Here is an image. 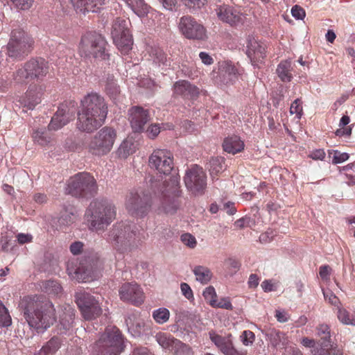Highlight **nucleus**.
Listing matches in <instances>:
<instances>
[{
  "label": "nucleus",
  "mask_w": 355,
  "mask_h": 355,
  "mask_svg": "<svg viewBox=\"0 0 355 355\" xmlns=\"http://www.w3.org/2000/svg\"><path fill=\"white\" fill-rule=\"evenodd\" d=\"M96 181L88 173H79L70 178L67 182V193L79 198H90L96 194Z\"/></svg>",
  "instance_id": "0eeeda50"
},
{
  "label": "nucleus",
  "mask_w": 355,
  "mask_h": 355,
  "mask_svg": "<svg viewBox=\"0 0 355 355\" xmlns=\"http://www.w3.org/2000/svg\"><path fill=\"white\" fill-rule=\"evenodd\" d=\"M129 121L133 132H141L144 125L150 120V114L147 110L139 106L132 107L129 111Z\"/></svg>",
  "instance_id": "4be33fe9"
},
{
  "label": "nucleus",
  "mask_w": 355,
  "mask_h": 355,
  "mask_svg": "<svg viewBox=\"0 0 355 355\" xmlns=\"http://www.w3.org/2000/svg\"><path fill=\"white\" fill-rule=\"evenodd\" d=\"M123 349V338L119 330L109 327L94 345L91 355H119Z\"/></svg>",
  "instance_id": "423d86ee"
},
{
  "label": "nucleus",
  "mask_w": 355,
  "mask_h": 355,
  "mask_svg": "<svg viewBox=\"0 0 355 355\" xmlns=\"http://www.w3.org/2000/svg\"><path fill=\"white\" fill-rule=\"evenodd\" d=\"M33 138L34 141L41 146L47 145L51 141V137L44 130H37L33 132Z\"/></svg>",
  "instance_id": "de8ad7c7"
},
{
  "label": "nucleus",
  "mask_w": 355,
  "mask_h": 355,
  "mask_svg": "<svg viewBox=\"0 0 355 355\" xmlns=\"http://www.w3.org/2000/svg\"><path fill=\"white\" fill-rule=\"evenodd\" d=\"M265 336L272 348H286L289 343L286 334L275 329H266L265 331Z\"/></svg>",
  "instance_id": "c85d7f7f"
},
{
  "label": "nucleus",
  "mask_w": 355,
  "mask_h": 355,
  "mask_svg": "<svg viewBox=\"0 0 355 355\" xmlns=\"http://www.w3.org/2000/svg\"><path fill=\"white\" fill-rule=\"evenodd\" d=\"M160 132V127L159 124L155 123L150 125L146 130L147 136L150 139H155Z\"/></svg>",
  "instance_id": "052dcab7"
},
{
  "label": "nucleus",
  "mask_w": 355,
  "mask_h": 355,
  "mask_svg": "<svg viewBox=\"0 0 355 355\" xmlns=\"http://www.w3.org/2000/svg\"><path fill=\"white\" fill-rule=\"evenodd\" d=\"M153 62L158 64L159 66H169L170 60L168 59L166 54L164 51L159 48H153L150 53Z\"/></svg>",
  "instance_id": "a19ab883"
},
{
  "label": "nucleus",
  "mask_w": 355,
  "mask_h": 355,
  "mask_svg": "<svg viewBox=\"0 0 355 355\" xmlns=\"http://www.w3.org/2000/svg\"><path fill=\"white\" fill-rule=\"evenodd\" d=\"M205 299L207 300L209 304L211 306V303H214L216 300V293L213 286H209L205 288L202 293Z\"/></svg>",
  "instance_id": "864d4df0"
},
{
  "label": "nucleus",
  "mask_w": 355,
  "mask_h": 355,
  "mask_svg": "<svg viewBox=\"0 0 355 355\" xmlns=\"http://www.w3.org/2000/svg\"><path fill=\"white\" fill-rule=\"evenodd\" d=\"M242 71L231 62H224L219 68L220 81L224 85H232L239 80Z\"/></svg>",
  "instance_id": "b1692460"
},
{
  "label": "nucleus",
  "mask_w": 355,
  "mask_h": 355,
  "mask_svg": "<svg viewBox=\"0 0 355 355\" xmlns=\"http://www.w3.org/2000/svg\"><path fill=\"white\" fill-rule=\"evenodd\" d=\"M211 306L227 310H232L233 309L232 304L228 298H223L219 302L216 300L214 303H211Z\"/></svg>",
  "instance_id": "4d7b16f0"
},
{
  "label": "nucleus",
  "mask_w": 355,
  "mask_h": 355,
  "mask_svg": "<svg viewBox=\"0 0 355 355\" xmlns=\"http://www.w3.org/2000/svg\"><path fill=\"white\" fill-rule=\"evenodd\" d=\"M19 309L24 320L31 329L43 332L56 320L53 303L43 295H28L19 303Z\"/></svg>",
  "instance_id": "f257e3e1"
},
{
  "label": "nucleus",
  "mask_w": 355,
  "mask_h": 355,
  "mask_svg": "<svg viewBox=\"0 0 355 355\" xmlns=\"http://www.w3.org/2000/svg\"><path fill=\"white\" fill-rule=\"evenodd\" d=\"M107 42L104 37L95 31H88L82 35L78 45L79 55L88 60L96 61L109 59Z\"/></svg>",
  "instance_id": "20e7f679"
},
{
  "label": "nucleus",
  "mask_w": 355,
  "mask_h": 355,
  "mask_svg": "<svg viewBox=\"0 0 355 355\" xmlns=\"http://www.w3.org/2000/svg\"><path fill=\"white\" fill-rule=\"evenodd\" d=\"M75 318V311L68 306L64 309L63 315L60 317V324L64 330L67 331L72 327Z\"/></svg>",
  "instance_id": "ea45409f"
},
{
  "label": "nucleus",
  "mask_w": 355,
  "mask_h": 355,
  "mask_svg": "<svg viewBox=\"0 0 355 355\" xmlns=\"http://www.w3.org/2000/svg\"><path fill=\"white\" fill-rule=\"evenodd\" d=\"M246 54L252 64L262 61L266 56V45L249 35L247 38Z\"/></svg>",
  "instance_id": "a878e982"
},
{
  "label": "nucleus",
  "mask_w": 355,
  "mask_h": 355,
  "mask_svg": "<svg viewBox=\"0 0 355 355\" xmlns=\"http://www.w3.org/2000/svg\"><path fill=\"white\" fill-rule=\"evenodd\" d=\"M106 93L113 98H115L120 93V89L112 75H108L105 87Z\"/></svg>",
  "instance_id": "37998d69"
},
{
  "label": "nucleus",
  "mask_w": 355,
  "mask_h": 355,
  "mask_svg": "<svg viewBox=\"0 0 355 355\" xmlns=\"http://www.w3.org/2000/svg\"><path fill=\"white\" fill-rule=\"evenodd\" d=\"M125 322L129 332L134 337H139L147 333L150 329V324L141 319L132 320V318H128Z\"/></svg>",
  "instance_id": "7c9ffc66"
},
{
  "label": "nucleus",
  "mask_w": 355,
  "mask_h": 355,
  "mask_svg": "<svg viewBox=\"0 0 355 355\" xmlns=\"http://www.w3.org/2000/svg\"><path fill=\"white\" fill-rule=\"evenodd\" d=\"M119 295L121 300L135 305H140L144 301V293L137 284H123L119 289Z\"/></svg>",
  "instance_id": "aec40b11"
},
{
  "label": "nucleus",
  "mask_w": 355,
  "mask_h": 355,
  "mask_svg": "<svg viewBox=\"0 0 355 355\" xmlns=\"http://www.w3.org/2000/svg\"><path fill=\"white\" fill-rule=\"evenodd\" d=\"M115 138V131L105 127L92 138L89 144V150L94 155H104L112 148Z\"/></svg>",
  "instance_id": "f8f14e48"
},
{
  "label": "nucleus",
  "mask_w": 355,
  "mask_h": 355,
  "mask_svg": "<svg viewBox=\"0 0 355 355\" xmlns=\"http://www.w3.org/2000/svg\"><path fill=\"white\" fill-rule=\"evenodd\" d=\"M261 286L262 289L264 291V292L267 293L276 290L275 286L272 284V280L270 279L264 280L261 283Z\"/></svg>",
  "instance_id": "774afa93"
},
{
  "label": "nucleus",
  "mask_w": 355,
  "mask_h": 355,
  "mask_svg": "<svg viewBox=\"0 0 355 355\" xmlns=\"http://www.w3.org/2000/svg\"><path fill=\"white\" fill-rule=\"evenodd\" d=\"M193 272L196 276V280L203 284H207L211 279L212 273L211 270L205 266H196Z\"/></svg>",
  "instance_id": "79ce46f5"
},
{
  "label": "nucleus",
  "mask_w": 355,
  "mask_h": 355,
  "mask_svg": "<svg viewBox=\"0 0 355 355\" xmlns=\"http://www.w3.org/2000/svg\"><path fill=\"white\" fill-rule=\"evenodd\" d=\"M241 340L244 345H252L254 342L255 335L252 331L250 330H245L241 334Z\"/></svg>",
  "instance_id": "3c124183"
},
{
  "label": "nucleus",
  "mask_w": 355,
  "mask_h": 355,
  "mask_svg": "<svg viewBox=\"0 0 355 355\" xmlns=\"http://www.w3.org/2000/svg\"><path fill=\"white\" fill-rule=\"evenodd\" d=\"M215 10L218 18L220 21L231 26L237 24L241 19L240 12L229 5H220Z\"/></svg>",
  "instance_id": "cd10ccee"
},
{
  "label": "nucleus",
  "mask_w": 355,
  "mask_h": 355,
  "mask_svg": "<svg viewBox=\"0 0 355 355\" xmlns=\"http://www.w3.org/2000/svg\"><path fill=\"white\" fill-rule=\"evenodd\" d=\"M349 159V155L347 153H340L338 150H335L332 158L334 164L342 163Z\"/></svg>",
  "instance_id": "bf43d9fd"
},
{
  "label": "nucleus",
  "mask_w": 355,
  "mask_h": 355,
  "mask_svg": "<svg viewBox=\"0 0 355 355\" xmlns=\"http://www.w3.org/2000/svg\"><path fill=\"white\" fill-rule=\"evenodd\" d=\"M163 8L167 10L172 11L177 4V0H158Z\"/></svg>",
  "instance_id": "338daca9"
},
{
  "label": "nucleus",
  "mask_w": 355,
  "mask_h": 355,
  "mask_svg": "<svg viewBox=\"0 0 355 355\" xmlns=\"http://www.w3.org/2000/svg\"><path fill=\"white\" fill-rule=\"evenodd\" d=\"M125 207L131 215L144 217L150 209V198L144 193L130 192L126 197Z\"/></svg>",
  "instance_id": "2eb2a0df"
},
{
  "label": "nucleus",
  "mask_w": 355,
  "mask_h": 355,
  "mask_svg": "<svg viewBox=\"0 0 355 355\" xmlns=\"http://www.w3.org/2000/svg\"><path fill=\"white\" fill-rule=\"evenodd\" d=\"M184 181L187 189L194 195H202L207 187V176L202 167L191 166L186 172Z\"/></svg>",
  "instance_id": "4468645a"
},
{
  "label": "nucleus",
  "mask_w": 355,
  "mask_h": 355,
  "mask_svg": "<svg viewBox=\"0 0 355 355\" xmlns=\"http://www.w3.org/2000/svg\"><path fill=\"white\" fill-rule=\"evenodd\" d=\"M76 218V211L75 209L69 206L64 207L60 212V216L58 218V223L60 226H69L73 223Z\"/></svg>",
  "instance_id": "c9c22d12"
},
{
  "label": "nucleus",
  "mask_w": 355,
  "mask_h": 355,
  "mask_svg": "<svg viewBox=\"0 0 355 355\" xmlns=\"http://www.w3.org/2000/svg\"><path fill=\"white\" fill-rule=\"evenodd\" d=\"M293 67L289 60L282 61L277 67L276 72L278 77L283 82H290L293 78Z\"/></svg>",
  "instance_id": "f704fd0d"
},
{
  "label": "nucleus",
  "mask_w": 355,
  "mask_h": 355,
  "mask_svg": "<svg viewBox=\"0 0 355 355\" xmlns=\"http://www.w3.org/2000/svg\"><path fill=\"white\" fill-rule=\"evenodd\" d=\"M312 353L314 355H336L334 354V351L330 349V347H324L321 346L320 348L316 347L313 349Z\"/></svg>",
  "instance_id": "e2e57ef3"
},
{
  "label": "nucleus",
  "mask_w": 355,
  "mask_h": 355,
  "mask_svg": "<svg viewBox=\"0 0 355 355\" xmlns=\"http://www.w3.org/2000/svg\"><path fill=\"white\" fill-rule=\"evenodd\" d=\"M316 330L317 336L321 338L320 345L324 347H330V349L334 351V354L341 355L340 351L336 347L334 348L331 344L329 327L326 324H321L317 327Z\"/></svg>",
  "instance_id": "473e14b6"
},
{
  "label": "nucleus",
  "mask_w": 355,
  "mask_h": 355,
  "mask_svg": "<svg viewBox=\"0 0 355 355\" xmlns=\"http://www.w3.org/2000/svg\"><path fill=\"white\" fill-rule=\"evenodd\" d=\"M181 241L187 246L193 248L196 245V238L191 234H183L180 237Z\"/></svg>",
  "instance_id": "6e6d98bb"
},
{
  "label": "nucleus",
  "mask_w": 355,
  "mask_h": 355,
  "mask_svg": "<svg viewBox=\"0 0 355 355\" xmlns=\"http://www.w3.org/2000/svg\"><path fill=\"white\" fill-rule=\"evenodd\" d=\"M74 118V111L67 105H62L54 114L49 125V129L57 130L67 125Z\"/></svg>",
  "instance_id": "393cba45"
},
{
  "label": "nucleus",
  "mask_w": 355,
  "mask_h": 355,
  "mask_svg": "<svg viewBox=\"0 0 355 355\" xmlns=\"http://www.w3.org/2000/svg\"><path fill=\"white\" fill-rule=\"evenodd\" d=\"M224 159L222 157L211 158L209 162V170L211 176L214 178L219 173L224 170Z\"/></svg>",
  "instance_id": "c03bdc74"
},
{
  "label": "nucleus",
  "mask_w": 355,
  "mask_h": 355,
  "mask_svg": "<svg viewBox=\"0 0 355 355\" xmlns=\"http://www.w3.org/2000/svg\"><path fill=\"white\" fill-rule=\"evenodd\" d=\"M254 223V220L250 217H243L235 221L234 226L236 228L243 229L247 227H251Z\"/></svg>",
  "instance_id": "5fc2aeb1"
},
{
  "label": "nucleus",
  "mask_w": 355,
  "mask_h": 355,
  "mask_svg": "<svg viewBox=\"0 0 355 355\" xmlns=\"http://www.w3.org/2000/svg\"><path fill=\"white\" fill-rule=\"evenodd\" d=\"M175 355H193V352L191 347L178 340L173 349Z\"/></svg>",
  "instance_id": "09e8293b"
},
{
  "label": "nucleus",
  "mask_w": 355,
  "mask_h": 355,
  "mask_svg": "<svg viewBox=\"0 0 355 355\" xmlns=\"http://www.w3.org/2000/svg\"><path fill=\"white\" fill-rule=\"evenodd\" d=\"M123 1L139 17L146 16L149 6L144 0H121Z\"/></svg>",
  "instance_id": "72a5a7b5"
},
{
  "label": "nucleus",
  "mask_w": 355,
  "mask_h": 355,
  "mask_svg": "<svg viewBox=\"0 0 355 355\" xmlns=\"http://www.w3.org/2000/svg\"><path fill=\"white\" fill-rule=\"evenodd\" d=\"M137 144L132 138H127L123 141L117 150L119 157L125 159L136 151Z\"/></svg>",
  "instance_id": "e433bc0d"
},
{
  "label": "nucleus",
  "mask_w": 355,
  "mask_h": 355,
  "mask_svg": "<svg viewBox=\"0 0 355 355\" xmlns=\"http://www.w3.org/2000/svg\"><path fill=\"white\" fill-rule=\"evenodd\" d=\"M116 207L106 198H96L92 200L85 213V220L89 230L103 232L115 220Z\"/></svg>",
  "instance_id": "f03ea898"
},
{
  "label": "nucleus",
  "mask_w": 355,
  "mask_h": 355,
  "mask_svg": "<svg viewBox=\"0 0 355 355\" xmlns=\"http://www.w3.org/2000/svg\"><path fill=\"white\" fill-rule=\"evenodd\" d=\"M180 288H181V291H182V294L188 300H189L193 297L192 290L188 284L182 283L180 284Z\"/></svg>",
  "instance_id": "69168bd1"
},
{
  "label": "nucleus",
  "mask_w": 355,
  "mask_h": 355,
  "mask_svg": "<svg viewBox=\"0 0 355 355\" xmlns=\"http://www.w3.org/2000/svg\"><path fill=\"white\" fill-rule=\"evenodd\" d=\"M144 238L135 223L121 221L110 230L107 240L118 252L124 253L137 248Z\"/></svg>",
  "instance_id": "7ed1b4c3"
},
{
  "label": "nucleus",
  "mask_w": 355,
  "mask_h": 355,
  "mask_svg": "<svg viewBox=\"0 0 355 355\" xmlns=\"http://www.w3.org/2000/svg\"><path fill=\"white\" fill-rule=\"evenodd\" d=\"M323 295L325 300L333 305H336L339 302L338 298L331 291H325L323 290Z\"/></svg>",
  "instance_id": "0e129e2a"
},
{
  "label": "nucleus",
  "mask_w": 355,
  "mask_h": 355,
  "mask_svg": "<svg viewBox=\"0 0 355 355\" xmlns=\"http://www.w3.org/2000/svg\"><path fill=\"white\" fill-rule=\"evenodd\" d=\"M209 337L217 349L224 355H247V350L234 346L232 334L221 336L215 331H209Z\"/></svg>",
  "instance_id": "a211bd4d"
},
{
  "label": "nucleus",
  "mask_w": 355,
  "mask_h": 355,
  "mask_svg": "<svg viewBox=\"0 0 355 355\" xmlns=\"http://www.w3.org/2000/svg\"><path fill=\"white\" fill-rule=\"evenodd\" d=\"M152 316L157 324H162L169 320L170 312L166 308H159L153 311Z\"/></svg>",
  "instance_id": "49530a36"
},
{
  "label": "nucleus",
  "mask_w": 355,
  "mask_h": 355,
  "mask_svg": "<svg viewBox=\"0 0 355 355\" xmlns=\"http://www.w3.org/2000/svg\"><path fill=\"white\" fill-rule=\"evenodd\" d=\"M75 297L76 302L85 320L95 319L101 314L102 309L98 300L91 294L78 292L76 293Z\"/></svg>",
  "instance_id": "ddd939ff"
},
{
  "label": "nucleus",
  "mask_w": 355,
  "mask_h": 355,
  "mask_svg": "<svg viewBox=\"0 0 355 355\" xmlns=\"http://www.w3.org/2000/svg\"><path fill=\"white\" fill-rule=\"evenodd\" d=\"M155 340L157 343L164 349L172 351L178 339L175 338L170 334L159 332L155 336Z\"/></svg>",
  "instance_id": "58836bf2"
},
{
  "label": "nucleus",
  "mask_w": 355,
  "mask_h": 355,
  "mask_svg": "<svg viewBox=\"0 0 355 355\" xmlns=\"http://www.w3.org/2000/svg\"><path fill=\"white\" fill-rule=\"evenodd\" d=\"M71 2L77 12L83 14L96 12L104 4V0H71Z\"/></svg>",
  "instance_id": "c756f323"
},
{
  "label": "nucleus",
  "mask_w": 355,
  "mask_h": 355,
  "mask_svg": "<svg viewBox=\"0 0 355 355\" xmlns=\"http://www.w3.org/2000/svg\"><path fill=\"white\" fill-rule=\"evenodd\" d=\"M179 29L187 39L204 40L207 37L206 29L191 16H183L179 22Z\"/></svg>",
  "instance_id": "dca6fc26"
},
{
  "label": "nucleus",
  "mask_w": 355,
  "mask_h": 355,
  "mask_svg": "<svg viewBox=\"0 0 355 355\" xmlns=\"http://www.w3.org/2000/svg\"><path fill=\"white\" fill-rule=\"evenodd\" d=\"M291 14L296 19H303L306 15L304 10L297 5L292 8Z\"/></svg>",
  "instance_id": "680f3d73"
},
{
  "label": "nucleus",
  "mask_w": 355,
  "mask_h": 355,
  "mask_svg": "<svg viewBox=\"0 0 355 355\" xmlns=\"http://www.w3.org/2000/svg\"><path fill=\"white\" fill-rule=\"evenodd\" d=\"M42 95L43 90L41 86L30 85L25 94L19 97L18 102L22 107L33 110L37 104L40 103Z\"/></svg>",
  "instance_id": "5701e85b"
},
{
  "label": "nucleus",
  "mask_w": 355,
  "mask_h": 355,
  "mask_svg": "<svg viewBox=\"0 0 355 355\" xmlns=\"http://www.w3.org/2000/svg\"><path fill=\"white\" fill-rule=\"evenodd\" d=\"M80 108L102 119H106L108 109L104 98L96 92H91L80 101Z\"/></svg>",
  "instance_id": "f3484780"
},
{
  "label": "nucleus",
  "mask_w": 355,
  "mask_h": 355,
  "mask_svg": "<svg viewBox=\"0 0 355 355\" xmlns=\"http://www.w3.org/2000/svg\"><path fill=\"white\" fill-rule=\"evenodd\" d=\"M126 20L117 17L113 21L111 35L119 50L124 54L132 49L133 40Z\"/></svg>",
  "instance_id": "9b49d317"
},
{
  "label": "nucleus",
  "mask_w": 355,
  "mask_h": 355,
  "mask_svg": "<svg viewBox=\"0 0 355 355\" xmlns=\"http://www.w3.org/2000/svg\"><path fill=\"white\" fill-rule=\"evenodd\" d=\"M149 166L151 168L155 169L160 175L161 179L153 178L150 180L151 187H158L170 184V178L178 177L170 175L173 168V155L171 152L164 149L155 150L149 157Z\"/></svg>",
  "instance_id": "39448f33"
},
{
  "label": "nucleus",
  "mask_w": 355,
  "mask_h": 355,
  "mask_svg": "<svg viewBox=\"0 0 355 355\" xmlns=\"http://www.w3.org/2000/svg\"><path fill=\"white\" fill-rule=\"evenodd\" d=\"M337 317L342 324L355 326V316L350 314L346 309L338 308Z\"/></svg>",
  "instance_id": "a18cd8bd"
},
{
  "label": "nucleus",
  "mask_w": 355,
  "mask_h": 355,
  "mask_svg": "<svg viewBox=\"0 0 355 355\" xmlns=\"http://www.w3.org/2000/svg\"><path fill=\"white\" fill-rule=\"evenodd\" d=\"M49 68L48 62L44 59L31 58L13 73V80L17 84H26L28 78L41 79L48 73Z\"/></svg>",
  "instance_id": "1a4fd4ad"
},
{
  "label": "nucleus",
  "mask_w": 355,
  "mask_h": 355,
  "mask_svg": "<svg viewBox=\"0 0 355 355\" xmlns=\"http://www.w3.org/2000/svg\"><path fill=\"white\" fill-rule=\"evenodd\" d=\"M12 324V319L8 309L0 300V327H8Z\"/></svg>",
  "instance_id": "8fccbe9b"
},
{
  "label": "nucleus",
  "mask_w": 355,
  "mask_h": 355,
  "mask_svg": "<svg viewBox=\"0 0 355 355\" xmlns=\"http://www.w3.org/2000/svg\"><path fill=\"white\" fill-rule=\"evenodd\" d=\"M244 143L241 140L240 137L236 135H232L226 137L223 143V150L233 155L241 152L244 149Z\"/></svg>",
  "instance_id": "2f4dec72"
},
{
  "label": "nucleus",
  "mask_w": 355,
  "mask_h": 355,
  "mask_svg": "<svg viewBox=\"0 0 355 355\" xmlns=\"http://www.w3.org/2000/svg\"><path fill=\"white\" fill-rule=\"evenodd\" d=\"M105 119L81 108L78 112L77 128L83 132H92L99 128L105 122Z\"/></svg>",
  "instance_id": "6ab92c4d"
},
{
  "label": "nucleus",
  "mask_w": 355,
  "mask_h": 355,
  "mask_svg": "<svg viewBox=\"0 0 355 355\" xmlns=\"http://www.w3.org/2000/svg\"><path fill=\"white\" fill-rule=\"evenodd\" d=\"M33 38L20 28L13 29L7 44V54L15 59H23L32 51Z\"/></svg>",
  "instance_id": "6e6552de"
},
{
  "label": "nucleus",
  "mask_w": 355,
  "mask_h": 355,
  "mask_svg": "<svg viewBox=\"0 0 355 355\" xmlns=\"http://www.w3.org/2000/svg\"><path fill=\"white\" fill-rule=\"evenodd\" d=\"M171 183L165 186L153 187L154 192L160 193L162 196L161 205L158 210L159 212H164L166 214H175L179 208L180 204L177 198L171 195H173L178 191L179 185V177H173L170 178Z\"/></svg>",
  "instance_id": "9d476101"
},
{
  "label": "nucleus",
  "mask_w": 355,
  "mask_h": 355,
  "mask_svg": "<svg viewBox=\"0 0 355 355\" xmlns=\"http://www.w3.org/2000/svg\"><path fill=\"white\" fill-rule=\"evenodd\" d=\"M290 112L292 114H296L298 116V118L301 117L302 113V105L300 99L297 98L294 101L291 105Z\"/></svg>",
  "instance_id": "13d9d810"
},
{
  "label": "nucleus",
  "mask_w": 355,
  "mask_h": 355,
  "mask_svg": "<svg viewBox=\"0 0 355 355\" xmlns=\"http://www.w3.org/2000/svg\"><path fill=\"white\" fill-rule=\"evenodd\" d=\"M98 269V261L85 259L80 263L72 277L78 282H90L95 278Z\"/></svg>",
  "instance_id": "412c9836"
},
{
  "label": "nucleus",
  "mask_w": 355,
  "mask_h": 355,
  "mask_svg": "<svg viewBox=\"0 0 355 355\" xmlns=\"http://www.w3.org/2000/svg\"><path fill=\"white\" fill-rule=\"evenodd\" d=\"M61 340L58 337L51 338L35 355H53L60 347Z\"/></svg>",
  "instance_id": "4c0bfd02"
},
{
  "label": "nucleus",
  "mask_w": 355,
  "mask_h": 355,
  "mask_svg": "<svg viewBox=\"0 0 355 355\" xmlns=\"http://www.w3.org/2000/svg\"><path fill=\"white\" fill-rule=\"evenodd\" d=\"M13 5L18 9L28 10L33 5L34 0H10Z\"/></svg>",
  "instance_id": "603ef678"
},
{
  "label": "nucleus",
  "mask_w": 355,
  "mask_h": 355,
  "mask_svg": "<svg viewBox=\"0 0 355 355\" xmlns=\"http://www.w3.org/2000/svg\"><path fill=\"white\" fill-rule=\"evenodd\" d=\"M173 95L179 96L186 99H195L199 95V89L187 80H178L173 87Z\"/></svg>",
  "instance_id": "bb28decb"
}]
</instances>
